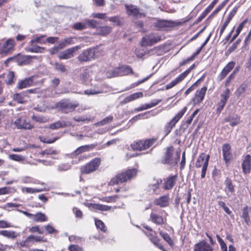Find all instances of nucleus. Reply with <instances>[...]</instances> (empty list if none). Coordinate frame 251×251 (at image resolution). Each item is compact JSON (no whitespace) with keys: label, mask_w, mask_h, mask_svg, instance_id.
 <instances>
[{"label":"nucleus","mask_w":251,"mask_h":251,"mask_svg":"<svg viewBox=\"0 0 251 251\" xmlns=\"http://www.w3.org/2000/svg\"><path fill=\"white\" fill-rule=\"evenodd\" d=\"M45 228L48 234H56L58 231L54 228H53L51 225H48L45 226Z\"/></svg>","instance_id":"nucleus-58"},{"label":"nucleus","mask_w":251,"mask_h":251,"mask_svg":"<svg viewBox=\"0 0 251 251\" xmlns=\"http://www.w3.org/2000/svg\"><path fill=\"white\" fill-rule=\"evenodd\" d=\"M95 147L94 145H88L81 146L78 148L75 151V153L78 155L82 152L87 151L93 149Z\"/></svg>","instance_id":"nucleus-36"},{"label":"nucleus","mask_w":251,"mask_h":251,"mask_svg":"<svg viewBox=\"0 0 251 251\" xmlns=\"http://www.w3.org/2000/svg\"><path fill=\"white\" fill-rule=\"evenodd\" d=\"M217 0H213L211 4L205 9L202 14L198 17L196 21V23H198L201 21L203 18L207 15V14L212 10L214 7L215 4L217 3Z\"/></svg>","instance_id":"nucleus-29"},{"label":"nucleus","mask_w":251,"mask_h":251,"mask_svg":"<svg viewBox=\"0 0 251 251\" xmlns=\"http://www.w3.org/2000/svg\"><path fill=\"white\" fill-rule=\"evenodd\" d=\"M187 108L185 106L178 112L175 116L168 123H167L164 127V133L165 136L168 135L171 131L172 128L175 126L176 124L182 117L185 113L186 112Z\"/></svg>","instance_id":"nucleus-4"},{"label":"nucleus","mask_w":251,"mask_h":251,"mask_svg":"<svg viewBox=\"0 0 251 251\" xmlns=\"http://www.w3.org/2000/svg\"><path fill=\"white\" fill-rule=\"evenodd\" d=\"M13 124L16 128L21 130H30L34 127L30 122L28 120L25 116H21L17 118L14 121Z\"/></svg>","instance_id":"nucleus-6"},{"label":"nucleus","mask_w":251,"mask_h":251,"mask_svg":"<svg viewBox=\"0 0 251 251\" xmlns=\"http://www.w3.org/2000/svg\"><path fill=\"white\" fill-rule=\"evenodd\" d=\"M109 21L115 24L116 25H119L121 24L122 18L119 16H113L109 18Z\"/></svg>","instance_id":"nucleus-57"},{"label":"nucleus","mask_w":251,"mask_h":251,"mask_svg":"<svg viewBox=\"0 0 251 251\" xmlns=\"http://www.w3.org/2000/svg\"><path fill=\"white\" fill-rule=\"evenodd\" d=\"M95 225L97 228L100 229L102 231L104 232H106L107 231L106 227L105 226L103 222L100 220L96 219L95 220Z\"/></svg>","instance_id":"nucleus-46"},{"label":"nucleus","mask_w":251,"mask_h":251,"mask_svg":"<svg viewBox=\"0 0 251 251\" xmlns=\"http://www.w3.org/2000/svg\"><path fill=\"white\" fill-rule=\"evenodd\" d=\"M230 95V90L228 88H226L225 91L221 95V100L220 103L224 104L226 105L228 99L229 98Z\"/></svg>","instance_id":"nucleus-39"},{"label":"nucleus","mask_w":251,"mask_h":251,"mask_svg":"<svg viewBox=\"0 0 251 251\" xmlns=\"http://www.w3.org/2000/svg\"><path fill=\"white\" fill-rule=\"evenodd\" d=\"M126 8L129 16L138 18L143 15V14L140 12L139 8L134 5H126Z\"/></svg>","instance_id":"nucleus-20"},{"label":"nucleus","mask_w":251,"mask_h":251,"mask_svg":"<svg viewBox=\"0 0 251 251\" xmlns=\"http://www.w3.org/2000/svg\"><path fill=\"white\" fill-rule=\"evenodd\" d=\"M69 251H83L82 247L76 245H71L68 247Z\"/></svg>","instance_id":"nucleus-64"},{"label":"nucleus","mask_w":251,"mask_h":251,"mask_svg":"<svg viewBox=\"0 0 251 251\" xmlns=\"http://www.w3.org/2000/svg\"><path fill=\"white\" fill-rule=\"evenodd\" d=\"M247 20H244L238 26L236 31V33L232 37L231 40L230 41V43L232 42L239 35V33H240L241 31L242 30L245 24L246 23Z\"/></svg>","instance_id":"nucleus-42"},{"label":"nucleus","mask_w":251,"mask_h":251,"mask_svg":"<svg viewBox=\"0 0 251 251\" xmlns=\"http://www.w3.org/2000/svg\"><path fill=\"white\" fill-rule=\"evenodd\" d=\"M225 184L226 187L228 189V191L231 193L234 192V188L232 184L231 181L229 179H226L225 181Z\"/></svg>","instance_id":"nucleus-56"},{"label":"nucleus","mask_w":251,"mask_h":251,"mask_svg":"<svg viewBox=\"0 0 251 251\" xmlns=\"http://www.w3.org/2000/svg\"><path fill=\"white\" fill-rule=\"evenodd\" d=\"M73 27L75 30H81L87 28L85 21L75 23Z\"/></svg>","instance_id":"nucleus-44"},{"label":"nucleus","mask_w":251,"mask_h":251,"mask_svg":"<svg viewBox=\"0 0 251 251\" xmlns=\"http://www.w3.org/2000/svg\"><path fill=\"white\" fill-rule=\"evenodd\" d=\"M80 49L79 46H75L64 51V59H69L74 56L76 51Z\"/></svg>","instance_id":"nucleus-28"},{"label":"nucleus","mask_w":251,"mask_h":251,"mask_svg":"<svg viewBox=\"0 0 251 251\" xmlns=\"http://www.w3.org/2000/svg\"><path fill=\"white\" fill-rule=\"evenodd\" d=\"M160 234L163 237V238L170 245H172L173 244V240L167 233H164L161 231L160 232Z\"/></svg>","instance_id":"nucleus-55"},{"label":"nucleus","mask_w":251,"mask_h":251,"mask_svg":"<svg viewBox=\"0 0 251 251\" xmlns=\"http://www.w3.org/2000/svg\"><path fill=\"white\" fill-rule=\"evenodd\" d=\"M136 173V170L132 169L119 174L110 181V184L111 185L118 184L126 181L134 176Z\"/></svg>","instance_id":"nucleus-2"},{"label":"nucleus","mask_w":251,"mask_h":251,"mask_svg":"<svg viewBox=\"0 0 251 251\" xmlns=\"http://www.w3.org/2000/svg\"><path fill=\"white\" fill-rule=\"evenodd\" d=\"M93 71L91 68L82 70L79 75V80L83 84H88L92 80Z\"/></svg>","instance_id":"nucleus-13"},{"label":"nucleus","mask_w":251,"mask_h":251,"mask_svg":"<svg viewBox=\"0 0 251 251\" xmlns=\"http://www.w3.org/2000/svg\"><path fill=\"white\" fill-rule=\"evenodd\" d=\"M86 28L90 27V28H97L98 25H99V23L94 20H85Z\"/></svg>","instance_id":"nucleus-43"},{"label":"nucleus","mask_w":251,"mask_h":251,"mask_svg":"<svg viewBox=\"0 0 251 251\" xmlns=\"http://www.w3.org/2000/svg\"><path fill=\"white\" fill-rule=\"evenodd\" d=\"M78 106V103L77 102H69L64 101V112L69 113L75 110Z\"/></svg>","instance_id":"nucleus-25"},{"label":"nucleus","mask_w":251,"mask_h":251,"mask_svg":"<svg viewBox=\"0 0 251 251\" xmlns=\"http://www.w3.org/2000/svg\"><path fill=\"white\" fill-rule=\"evenodd\" d=\"M150 113L149 112H146L144 113L139 114L135 117H133L130 120V122L132 123H134V122L140 120V119H144L145 118V116L147 115H149Z\"/></svg>","instance_id":"nucleus-52"},{"label":"nucleus","mask_w":251,"mask_h":251,"mask_svg":"<svg viewBox=\"0 0 251 251\" xmlns=\"http://www.w3.org/2000/svg\"><path fill=\"white\" fill-rule=\"evenodd\" d=\"M230 149V146L228 144H225L222 148L223 158L226 163L228 162L232 158V155Z\"/></svg>","instance_id":"nucleus-17"},{"label":"nucleus","mask_w":251,"mask_h":251,"mask_svg":"<svg viewBox=\"0 0 251 251\" xmlns=\"http://www.w3.org/2000/svg\"><path fill=\"white\" fill-rule=\"evenodd\" d=\"M92 206L93 209L101 211H109L111 208V206L98 203L92 204Z\"/></svg>","instance_id":"nucleus-40"},{"label":"nucleus","mask_w":251,"mask_h":251,"mask_svg":"<svg viewBox=\"0 0 251 251\" xmlns=\"http://www.w3.org/2000/svg\"><path fill=\"white\" fill-rule=\"evenodd\" d=\"M216 237L217 238V240L221 246L222 251H227L226 245L225 243L224 240L218 235H217Z\"/></svg>","instance_id":"nucleus-53"},{"label":"nucleus","mask_w":251,"mask_h":251,"mask_svg":"<svg viewBox=\"0 0 251 251\" xmlns=\"http://www.w3.org/2000/svg\"><path fill=\"white\" fill-rule=\"evenodd\" d=\"M151 220L157 225H161L164 224V220L162 216L151 213L150 215Z\"/></svg>","instance_id":"nucleus-33"},{"label":"nucleus","mask_w":251,"mask_h":251,"mask_svg":"<svg viewBox=\"0 0 251 251\" xmlns=\"http://www.w3.org/2000/svg\"><path fill=\"white\" fill-rule=\"evenodd\" d=\"M2 79H4V82L8 85H12L15 83L16 78L13 72H9L7 74H3Z\"/></svg>","instance_id":"nucleus-22"},{"label":"nucleus","mask_w":251,"mask_h":251,"mask_svg":"<svg viewBox=\"0 0 251 251\" xmlns=\"http://www.w3.org/2000/svg\"><path fill=\"white\" fill-rule=\"evenodd\" d=\"M208 155L205 153L201 154L198 157L196 162V167L199 168L201 167L204 164Z\"/></svg>","instance_id":"nucleus-38"},{"label":"nucleus","mask_w":251,"mask_h":251,"mask_svg":"<svg viewBox=\"0 0 251 251\" xmlns=\"http://www.w3.org/2000/svg\"><path fill=\"white\" fill-rule=\"evenodd\" d=\"M224 122H229L231 126H234L240 123V119L237 115L229 116L224 119Z\"/></svg>","instance_id":"nucleus-30"},{"label":"nucleus","mask_w":251,"mask_h":251,"mask_svg":"<svg viewBox=\"0 0 251 251\" xmlns=\"http://www.w3.org/2000/svg\"><path fill=\"white\" fill-rule=\"evenodd\" d=\"M14 227L10 223L5 220H0V228H6Z\"/></svg>","instance_id":"nucleus-59"},{"label":"nucleus","mask_w":251,"mask_h":251,"mask_svg":"<svg viewBox=\"0 0 251 251\" xmlns=\"http://www.w3.org/2000/svg\"><path fill=\"white\" fill-rule=\"evenodd\" d=\"M209 159V156L208 155L207 157V158L206 159V160L204 162V164L201 166L202 167V170L201 173V177L204 178L205 176L206 172L207 169L208 165V161Z\"/></svg>","instance_id":"nucleus-47"},{"label":"nucleus","mask_w":251,"mask_h":251,"mask_svg":"<svg viewBox=\"0 0 251 251\" xmlns=\"http://www.w3.org/2000/svg\"><path fill=\"white\" fill-rule=\"evenodd\" d=\"M177 178V176L175 175L168 177L164 184V188L165 190H170L175 185Z\"/></svg>","instance_id":"nucleus-27"},{"label":"nucleus","mask_w":251,"mask_h":251,"mask_svg":"<svg viewBox=\"0 0 251 251\" xmlns=\"http://www.w3.org/2000/svg\"><path fill=\"white\" fill-rule=\"evenodd\" d=\"M238 8L237 7H235L230 12L229 14L227 19L225 21L222 27H221L220 31V37L222 36L223 32H224L225 29L226 28V26L228 25L230 21L231 20L232 18L234 16L235 14L237 12Z\"/></svg>","instance_id":"nucleus-21"},{"label":"nucleus","mask_w":251,"mask_h":251,"mask_svg":"<svg viewBox=\"0 0 251 251\" xmlns=\"http://www.w3.org/2000/svg\"><path fill=\"white\" fill-rule=\"evenodd\" d=\"M242 167L245 174L249 173L251 169V156L248 154L246 156L242 164Z\"/></svg>","instance_id":"nucleus-24"},{"label":"nucleus","mask_w":251,"mask_h":251,"mask_svg":"<svg viewBox=\"0 0 251 251\" xmlns=\"http://www.w3.org/2000/svg\"><path fill=\"white\" fill-rule=\"evenodd\" d=\"M162 52V49L159 47H156L147 50L143 49H136L135 50L136 56L139 58H144L146 55H161Z\"/></svg>","instance_id":"nucleus-9"},{"label":"nucleus","mask_w":251,"mask_h":251,"mask_svg":"<svg viewBox=\"0 0 251 251\" xmlns=\"http://www.w3.org/2000/svg\"><path fill=\"white\" fill-rule=\"evenodd\" d=\"M96 48L89 49L84 50L78 56V59L80 62H88L94 59Z\"/></svg>","instance_id":"nucleus-12"},{"label":"nucleus","mask_w":251,"mask_h":251,"mask_svg":"<svg viewBox=\"0 0 251 251\" xmlns=\"http://www.w3.org/2000/svg\"><path fill=\"white\" fill-rule=\"evenodd\" d=\"M25 95L24 94L17 93L13 95V99L18 103H23L25 101Z\"/></svg>","instance_id":"nucleus-41"},{"label":"nucleus","mask_w":251,"mask_h":251,"mask_svg":"<svg viewBox=\"0 0 251 251\" xmlns=\"http://www.w3.org/2000/svg\"><path fill=\"white\" fill-rule=\"evenodd\" d=\"M77 39L75 37H71L64 39V46L65 45H69L75 43Z\"/></svg>","instance_id":"nucleus-62"},{"label":"nucleus","mask_w":251,"mask_h":251,"mask_svg":"<svg viewBox=\"0 0 251 251\" xmlns=\"http://www.w3.org/2000/svg\"><path fill=\"white\" fill-rule=\"evenodd\" d=\"M62 50H63V45L61 43H60L58 45L55 46L53 48L51 49L50 50V52L51 54L58 53V57L60 59H62L63 58Z\"/></svg>","instance_id":"nucleus-35"},{"label":"nucleus","mask_w":251,"mask_h":251,"mask_svg":"<svg viewBox=\"0 0 251 251\" xmlns=\"http://www.w3.org/2000/svg\"><path fill=\"white\" fill-rule=\"evenodd\" d=\"M32 219L36 222H43L48 220V218L46 215L41 212H38L36 214H33Z\"/></svg>","instance_id":"nucleus-32"},{"label":"nucleus","mask_w":251,"mask_h":251,"mask_svg":"<svg viewBox=\"0 0 251 251\" xmlns=\"http://www.w3.org/2000/svg\"><path fill=\"white\" fill-rule=\"evenodd\" d=\"M174 152V150L172 146L167 147L165 154L162 160V163L173 166L176 165L180 159V152L176 151L175 154Z\"/></svg>","instance_id":"nucleus-1"},{"label":"nucleus","mask_w":251,"mask_h":251,"mask_svg":"<svg viewBox=\"0 0 251 251\" xmlns=\"http://www.w3.org/2000/svg\"><path fill=\"white\" fill-rule=\"evenodd\" d=\"M73 213L75 214V217L78 219H82L83 214L82 211L77 207H74L73 209Z\"/></svg>","instance_id":"nucleus-60"},{"label":"nucleus","mask_w":251,"mask_h":251,"mask_svg":"<svg viewBox=\"0 0 251 251\" xmlns=\"http://www.w3.org/2000/svg\"><path fill=\"white\" fill-rule=\"evenodd\" d=\"M33 57L29 55H24L22 54H18L17 56L15 57L14 58H8L5 61V63H7L9 61L14 59L19 65H24L29 64L31 59Z\"/></svg>","instance_id":"nucleus-14"},{"label":"nucleus","mask_w":251,"mask_h":251,"mask_svg":"<svg viewBox=\"0 0 251 251\" xmlns=\"http://www.w3.org/2000/svg\"><path fill=\"white\" fill-rule=\"evenodd\" d=\"M32 45V47L27 49V51L32 52H42V50H44V48L43 47L34 46L33 44Z\"/></svg>","instance_id":"nucleus-51"},{"label":"nucleus","mask_w":251,"mask_h":251,"mask_svg":"<svg viewBox=\"0 0 251 251\" xmlns=\"http://www.w3.org/2000/svg\"><path fill=\"white\" fill-rule=\"evenodd\" d=\"M187 108L185 106L178 112L175 116L168 123H167L164 127V133L165 136L168 135L171 131L172 128L175 126L176 124L182 117L185 113L186 112Z\"/></svg>","instance_id":"nucleus-3"},{"label":"nucleus","mask_w":251,"mask_h":251,"mask_svg":"<svg viewBox=\"0 0 251 251\" xmlns=\"http://www.w3.org/2000/svg\"><path fill=\"white\" fill-rule=\"evenodd\" d=\"M62 126V123L61 121H57L50 124L49 126V128L51 129L54 130L57 129Z\"/></svg>","instance_id":"nucleus-63"},{"label":"nucleus","mask_w":251,"mask_h":251,"mask_svg":"<svg viewBox=\"0 0 251 251\" xmlns=\"http://www.w3.org/2000/svg\"><path fill=\"white\" fill-rule=\"evenodd\" d=\"M187 108L185 106L178 112L175 116L168 123H167L164 127V133L165 136L168 135L171 131L172 128L175 126L176 124L182 117L185 113L186 112Z\"/></svg>","instance_id":"nucleus-5"},{"label":"nucleus","mask_w":251,"mask_h":251,"mask_svg":"<svg viewBox=\"0 0 251 251\" xmlns=\"http://www.w3.org/2000/svg\"><path fill=\"white\" fill-rule=\"evenodd\" d=\"M0 236L9 239L14 240L17 237L18 234L13 230H0Z\"/></svg>","instance_id":"nucleus-26"},{"label":"nucleus","mask_w":251,"mask_h":251,"mask_svg":"<svg viewBox=\"0 0 251 251\" xmlns=\"http://www.w3.org/2000/svg\"><path fill=\"white\" fill-rule=\"evenodd\" d=\"M14 46V40L11 39H8L3 44L2 51L3 52L7 53L13 49Z\"/></svg>","instance_id":"nucleus-31"},{"label":"nucleus","mask_w":251,"mask_h":251,"mask_svg":"<svg viewBox=\"0 0 251 251\" xmlns=\"http://www.w3.org/2000/svg\"><path fill=\"white\" fill-rule=\"evenodd\" d=\"M250 208L247 206L244 207L242 210L241 217L244 219L245 222L249 225L251 223V220L249 216Z\"/></svg>","instance_id":"nucleus-34"},{"label":"nucleus","mask_w":251,"mask_h":251,"mask_svg":"<svg viewBox=\"0 0 251 251\" xmlns=\"http://www.w3.org/2000/svg\"><path fill=\"white\" fill-rule=\"evenodd\" d=\"M156 27L161 29L163 28L170 26V23L169 21L166 20H159L156 23Z\"/></svg>","instance_id":"nucleus-45"},{"label":"nucleus","mask_w":251,"mask_h":251,"mask_svg":"<svg viewBox=\"0 0 251 251\" xmlns=\"http://www.w3.org/2000/svg\"><path fill=\"white\" fill-rule=\"evenodd\" d=\"M184 78L183 76L180 75H179L177 77H176L174 80L172 81L170 83H168L166 85V89L168 90L172 88L174 86H175L177 84L181 82Z\"/></svg>","instance_id":"nucleus-37"},{"label":"nucleus","mask_w":251,"mask_h":251,"mask_svg":"<svg viewBox=\"0 0 251 251\" xmlns=\"http://www.w3.org/2000/svg\"><path fill=\"white\" fill-rule=\"evenodd\" d=\"M235 63L233 61L229 62L223 69L222 71L219 75V77L221 80L224 79L227 75L234 68Z\"/></svg>","instance_id":"nucleus-23"},{"label":"nucleus","mask_w":251,"mask_h":251,"mask_svg":"<svg viewBox=\"0 0 251 251\" xmlns=\"http://www.w3.org/2000/svg\"><path fill=\"white\" fill-rule=\"evenodd\" d=\"M194 251H213V248L205 240H203L194 245Z\"/></svg>","instance_id":"nucleus-16"},{"label":"nucleus","mask_w":251,"mask_h":251,"mask_svg":"<svg viewBox=\"0 0 251 251\" xmlns=\"http://www.w3.org/2000/svg\"><path fill=\"white\" fill-rule=\"evenodd\" d=\"M206 91L207 87L204 86L196 92L195 97L192 99L194 105L199 104L203 100Z\"/></svg>","instance_id":"nucleus-15"},{"label":"nucleus","mask_w":251,"mask_h":251,"mask_svg":"<svg viewBox=\"0 0 251 251\" xmlns=\"http://www.w3.org/2000/svg\"><path fill=\"white\" fill-rule=\"evenodd\" d=\"M156 141L155 139L139 141L131 144V147L134 150H145L153 146L155 143Z\"/></svg>","instance_id":"nucleus-8"},{"label":"nucleus","mask_w":251,"mask_h":251,"mask_svg":"<svg viewBox=\"0 0 251 251\" xmlns=\"http://www.w3.org/2000/svg\"><path fill=\"white\" fill-rule=\"evenodd\" d=\"M31 119L34 121L40 123H44L48 121L47 119L45 117L40 116H35L34 115H32Z\"/></svg>","instance_id":"nucleus-49"},{"label":"nucleus","mask_w":251,"mask_h":251,"mask_svg":"<svg viewBox=\"0 0 251 251\" xmlns=\"http://www.w3.org/2000/svg\"><path fill=\"white\" fill-rule=\"evenodd\" d=\"M113 117L112 116H109L99 123V124L101 126H103L106 124L111 123L113 121Z\"/></svg>","instance_id":"nucleus-61"},{"label":"nucleus","mask_w":251,"mask_h":251,"mask_svg":"<svg viewBox=\"0 0 251 251\" xmlns=\"http://www.w3.org/2000/svg\"><path fill=\"white\" fill-rule=\"evenodd\" d=\"M118 198L119 197L118 195H114L113 196L103 197L101 199V201L106 202H115Z\"/></svg>","instance_id":"nucleus-48"},{"label":"nucleus","mask_w":251,"mask_h":251,"mask_svg":"<svg viewBox=\"0 0 251 251\" xmlns=\"http://www.w3.org/2000/svg\"><path fill=\"white\" fill-rule=\"evenodd\" d=\"M170 198L169 195H165L156 199L154 201V203L161 207H167L169 205Z\"/></svg>","instance_id":"nucleus-18"},{"label":"nucleus","mask_w":251,"mask_h":251,"mask_svg":"<svg viewBox=\"0 0 251 251\" xmlns=\"http://www.w3.org/2000/svg\"><path fill=\"white\" fill-rule=\"evenodd\" d=\"M8 158L11 160L16 161H21L24 160V157L23 156L16 154H9Z\"/></svg>","instance_id":"nucleus-54"},{"label":"nucleus","mask_w":251,"mask_h":251,"mask_svg":"<svg viewBox=\"0 0 251 251\" xmlns=\"http://www.w3.org/2000/svg\"><path fill=\"white\" fill-rule=\"evenodd\" d=\"M100 163V160L99 158H95L92 160L82 166L81 168V172L83 174H88L95 171L99 167Z\"/></svg>","instance_id":"nucleus-10"},{"label":"nucleus","mask_w":251,"mask_h":251,"mask_svg":"<svg viewBox=\"0 0 251 251\" xmlns=\"http://www.w3.org/2000/svg\"><path fill=\"white\" fill-rule=\"evenodd\" d=\"M99 31L100 35H106L110 33L111 28L108 26H102L100 27Z\"/></svg>","instance_id":"nucleus-50"},{"label":"nucleus","mask_w":251,"mask_h":251,"mask_svg":"<svg viewBox=\"0 0 251 251\" xmlns=\"http://www.w3.org/2000/svg\"><path fill=\"white\" fill-rule=\"evenodd\" d=\"M112 74L110 72L107 73V76L109 77H116L119 76H123L129 74H133V70L129 66H122L121 67L115 68L112 72Z\"/></svg>","instance_id":"nucleus-7"},{"label":"nucleus","mask_w":251,"mask_h":251,"mask_svg":"<svg viewBox=\"0 0 251 251\" xmlns=\"http://www.w3.org/2000/svg\"><path fill=\"white\" fill-rule=\"evenodd\" d=\"M161 40V37L156 33H151L143 37L141 45L142 47L151 46Z\"/></svg>","instance_id":"nucleus-11"},{"label":"nucleus","mask_w":251,"mask_h":251,"mask_svg":"<svg viewBox=\"0 0 251 251\" xmlns=\"http://www.w3.org/2000/svg\"><path fill=\"white\" fill-rule=\"evenodd\" d=\"M33 83V77H29L24 80H19L17 84V88L22 89L32 85Z\"/></svg>","instance_id":"nucleus-19"}]
</instances>
